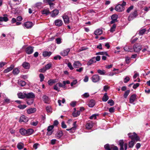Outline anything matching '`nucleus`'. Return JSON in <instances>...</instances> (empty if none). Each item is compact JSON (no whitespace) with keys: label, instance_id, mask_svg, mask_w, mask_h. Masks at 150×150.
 I'll list each match as a JSON object with an SVG mask.
<instances>
[{"label":"nucleus","instance_id":"10","mask_svg":"<svg viewBox=\"0 0 150 150\" xmlns=\"http://www.w3.org/2000/svg\"><path fill=\"white\" fill-rule=\"evenodd\" d=\"M25 92H19L17 93L18 97L19 98L23 99L25 98Z\"/></svg>","mask_w":150,"mask_h":150},{"label":"nucleus","instance_id":"62","mask_svg":"<svg viewBox=\"0 0 150 150\" xmlns=\"http://www.w3.org/2000/svg\"><path fill=\"white\" fill-rule=\"evenodd\" d=\"M77 82V80H75L71 82V86H73L74 85L76 84Z\"/></svg>","mask_w":150,"mask_h":150},{"label":"nucleus","instance_id":"40","mask_svg":"<svg viewBox=\"0 0 150 150\" xmlns=\"http://www.w3.org/2000/svg\"><path fill=\"white\" fill-rule=\"evenodd\" d=\"M18 148L19 149H21L24 147V144L21 143H18L17 146Z\"/></svg>","mask_w":150,"mask_h":150},{"label":"nucleus","instance_id":"55","mask_svg":"<svg viewBox=\"0 0 150 150\" xmlns=\"http://www.w3.org/2000/svg\"><path fill=\"white\" fill-rule=\"evenodd\" d=\"M62 135V133L61 132H60L57 133V138H60Z\"/></svg>","mask_w":150,"mask_h":150},{"label":"nucleus","instance_id":"59","mask_svg":"<svg viewBox=\"0 0 150 150\" xmlns=\"http://www.w3.org/2000/svg\"><path fill=\"white\" fill-rule=\"evenodd\" d=\"M97 115L96 114H93L90 116L89 118L90 119H96V118Z\"/></svg>","mask_w":150,"mask_h":150},{"label":"nucleus","instance_id":"63","mask_svg":"<svg viewBox=\"0 0 150 150\" xmlns=\"http://www.w3.org/2000/svg\"><path fill=\"white\" fill-rule=\"evenodd\" d=\"M46 70H47L45 68V67H43L42 68L40 69L39 70V71L40 72L43 73V72H45L46 71Z\"/></svg>","mask_w":150,"mask_h":150},{"label":"nucleus","instance_id":"49","mask_svg":"<svg viewBox=\"0 0 150 150\" xmlns=\"http://www.w3.org/2000/svg\"><path fill=\"white\" fill-rule=\"evenodd\" d=\"M108 103L110 104L111 106H112L114 105V102L112 99H110L108 101Z\"/></svg>","mask_w":150,"mask_h":150},{"label":"nucleus","instance_id":"25","mask_svg":"<svg viewBox=\"0 0 150 150\" xmlns=\"http://www.w3.org/2000/svg\"><path fill=\"white\" fill-rule=\"evenodd\" d=\"M95 104V100H91L89 101L88 103V106L89 107L92 108L93 107Z\"/></svg>","mask_w":150,"mask_h":150},{"label":"nucleus","instance_id":"15","mask_svg":"<svg viewBox=\"0 0 150 150\" xmlns=\"http://www.w3.org/2000/svg\"><path fill=\"white\" fill-rule=\"evenodd\" d=\"M33 52V48L31 47H27L26 49V52L28 54H32Z\"/></svg>","mask_w":150,"mask_h":150},{"label":"nucleus","instance_id":"31","mask_svg":"<svg viewBox=\"0 0 150 150\" xmlns=\"http://www.w3.org/2000/svg\"><path fill=\"white\" fill-rule=\"evenodd\" d=\"M142 51L143 52H145L146 51L147 52H150V51L149 50V47L147 45H145L142 48Z\"/></svg>","mask_w":150,"mask_h":150},{"label":"nucleus","instance_id":"5","mask_svg":"<svg viewBox=\"0 0 150 150\" xmlns=\"http://www.w3.org/2000/svg\"><path fill=\"white\" fill-rule=\"evenodd\" d=\"M91 80L94 83L98 82L100 80V76L97 74L94 75L92 76Z\"/></svg>","mask_w":150,"mask_h":150},{"label":"nucleus","instance_id":"30","mask_svg":"<svg viewBox=\"0 0 150 150\" xmlns=\"http://www.w3.org/2000/svg\"><path fill=\"white\" fill-rule=\"evenodd\" d=\"M52 54V52H50L45 51L43 52V56L44 57L50 56Z\"/></svg>","mask_w":150,"mask_h":150},{"label":"nucleus","instance_id":"23","mask_svg":"<svg viewBox=\"0 0 150 150\" xmlns=\"http://www.w3.org/2000/svg\"><path fill=\"white\" fill-rule=\"evenodd\" d=\"M58 80L56 79H50L48 81V84L50 86H51L53 83L57 82Z\"/></svg>","mask_w":150,"mask_h":150},{"label":"nucleus","instance_id":"17","mask_svg":"<svg viewBox=\"0 0 150 150\" xmlns=\"http://www.w3.org/2000/svg\"><path fill=\"white\" fill-rule=\"evenodd\" d=\"M73 66L75 68H78L82 65L81 64L79 61L75 62L73 64Z\"/></svg>","mask_w":150,"mask_h":150},{"label":"nucleus","instance_id":"52","mask_svg":"<svg viewBox=\"0 0 150 150\" xmlns=\"http://www.w3.org/2000/svg\"><path fill=\"white\" fill-rule=\"evenodd\" d=\"M38 123V121H36L35 122H30V124L34 126H36L37 125Z\"/></svg>","mask_w":150,"mask_h":150},{"label":"nucleus","instance_id":"21","mask_svg":"<svg viewBox=\"0 0 150 150\" xmlns=\"http://www.w3.org/2000/svg\"><path fill=\"white\" fill-rule=\"evenodd\" d=\"M50 13L49 9H44L41 11V13L42 14H45L47 16L50 14Z\"/></svg>","mask_w":150,"mask_h":150},{"label":"nucleus","instance_id":"27","mask_svg":"<svg viewBox=\"0 0 150 150\" xmlns=\"http://www.w3.org/2000/svg\"><path fill=\"white\" fill-rule=\"evenodd\" d=\"M135 144V142L134 140H132L129 142L128 146L129 148H132L133 147L134 144Z\"/></svg>","mask_w":150,"mask_h":150},{"label":"nucleus","instance_id":"54","mask_svg":"<svg viewBox=\"0 0 150 150\" xmlns=\"http://www.w3.org/2000/svg\"><path fill=\"white\" fill-rule=\"evenodd\" d=\"M133 8V6H131L128 8L127 10L126 11L127 13H129L131 10H132Z\"/></svg>","mask_w":150,"mask_h":150},{"label":"nucleus","instance_id":"37","mask_svg":"<svg viewBox=\"0 0 150 150\" xmlns=\"http://www.w3.org/2000/svg\"><path fill=\"white\" fill-rule=\"evenodd\" d=\"M42 98L45 103H49V98L47 96H44Z\"/></svg>","mask_w":150,"mask_h":150},{"label":"nucleus","instance_id":"56","mask_svg":"<svg viewBox=\"0 0 150 150\" xmlns=\"http://www.w3.org/2000/svg\"><path fill=\"white\" fill-rule=\"evenodd\" d=\"M55 0H43V2L45 3H52V2L54 1Z\"/></svg>","mask_w":150,"mask_h":150},{"label":"nucleus","instance_id":"1","mask_svg":"<svg viewBox=\"0 0 150 150\" xmlns=\"http://www.w3.org/2000/svg\"><path fill=\"white\" fill-rule=\"evenodd\" d=\"M128 135L129 136V137L132 140H134V141H136V142L140 141L139 137L135 132L129 133L128 134Z\"/></svg>","mask_w":150,"mask_h":150},{"label":"nucleus","instance_id":"4","mask_svg":"<svg viewBox=\"0 0 150 150\" xmlns=\"http://www.w3.org/2000/svg\"><path fill=\"white\" fill-rule=\"evenodd\" d=\"M138 15L137 12V10H135L129 16L128 20L130 21L135 18H136Z\"/></svg>","mask_w":150,"mask_h":150},{"label":"nucleus","instance_id":"44","mask_svg":"<svg viewBox=\"0 0 150 150\" xmlns=\"http://www.w3.org/2000/svg\"><path fill=\"white\" fill-rule=\"evenodd\" d=\"M34 101L33 99H29V100H27V103L29 105L32 104Z\"/></svg>","mask_w":150,"mask_h":150},{"label":"nucleus","instance_id":"8","mask_svg":"<svg viewBox=\"0 0 150 150\" xmlns=\"http://www.w3.org/2000/svg\"><path fill=\"white\" fill-rule=\"evenodd\" d=\"M70 51V49L67 48L61 52L60 54L61 55L63 56H67L68 55L69 52Z\"/></svg>","mask_w":150,"mask_h":150},{"label":"nucleus","instance_id":"7","mask_svg":"<svg viewBox=\"0 0 150 150\" xmlns=\"http://www.w3.org/2000/svg\"><path fill=\"white\" fill-rule=\"evenodd\" d=\"M35 97V95L32 92L25 94V98L27 99H33Z\"/></svg>","mask_w":150,"mask_h":150},{"label":"nucleus","instance_id":"14","mask_svg":"<svg viewBox=\"0 0 150 150\" xmlns=\"http://www.w3.org/2000/svg\"><path fill=\"white\" fill-rule=\"evenodd\" d=\"M59 13V11L58 10L54 9L50 13V14L52 17H54L58 15Z\"/></svg>","mask_w":150,"mask_h":150},{"label":"nucleus","instance_id":"53","mask_svg":"<svg viewBox=\"0 0 150 150\" xmlns=\"http://www.w3.org/2000/svg\"><path fill=\"white\" fill-rule=\"evenodd\" d=\"M56 42L57 44H60L61 43V39L59 38H57L56 39Z\"/></svg>","mask_w":150,"mask_h":150},{"label":"nucleus","instance_id":"64","mask_svg":"<svg viewBox=\"0 0 150 150\" xmlns=\"http://www.w3.org/2000/svg\"><path fill=\"white\" fill-rule=\"evenodd\" d=\"M100 57L99 56H97L96 57H95V59L96 62V61H99L100 60Z\"/></svg>","mask_w":150,"mask_h":150},{"label":"nucleus","instance_id":"12","mask_svg":"<svg viewBox=\"0 0 150 150\" xmlns=\"http://www.w3.org/2000/svg\"><path fill=\"white\" fill-rule=\"evenodd\" d=\"M76 122L75 121L74 122L73 124V127H72L71 128L68 129H67L66 130L67 131H69L71 133H74L75 132V131L76 129Z\"/></svg>","mask_w":150,"mask_h":150},{"label":"nucleus","instance_id":"6","mask_svg":"<svg viewBox=\"0 0 150 150\" xmlns=\"http://www.w3.org/2000/svg\"><path fill=\"white\" fill-rule=\"evenodd\" d=\"M124 9V6L120 4H119L116 6L115 8V10L119 12H121L123 11Z\"/></svg>","mask_w":150,"mask_h":150},{"label":"nucleus","instance_id":"28","mask_svg":"<svg viewBox=\"0 0 150 150\" xmlns=\"http://www.w3.org/2000/svg\"><path fill=\"white\" fill-rule=\"evenodd\" d=\"M113 145H110L108 144H107L104 146L105 149L107 150H111L112 149Z\"/></svg>","mask_w":150,"mask_h":150},{"label":"nucleus","instance_id":"41","mask_svg":"<svg viewBox=\"0 0 150 150\" xmlns=\"http://www.w3.org/2000/svg\"><path fill=\"white\" fill-rule=\"evenodd\" d=\"M93 127V124L92 123H87L86 125V128L88 129H91Z\"/></svg>","mask_w":150,"mask_h":150},{"label":"nucleus","instance_id":"39","mask_svg":"<svg viewBox=\"0 0 150 150\" xmlns=\"http://www.w3.org/2000/svg\"><path fill=\"white\" fill-rule=\"evenodd\" d=\"M20 71L18 68H15L13 69V73L15 75L18 74L19 72Z\"/></svg>","mask_w":150,"mask_h":150},{"label":"nucleus","instance_id":"33","mask_svg":"<svg viewBox=\"0 0 150 150\" xmlns=\"http://www.w3.org/2000/svg\"><path fill=\"white\" fill-rule=\"evenodd\" d=\"M18 84L22 86H23L26 84L25 82L21 80H19L18 82Z\"/></svg>","mask_w":150,"mask_h":150},{"label":"nucleus","instance_id":"46","mask_svg":"<svg viewBox=\"0 0 150 150\" xmlns=\"http://www.w3.org/2000/svg\"><path fill=\"white\" fill-rule=\"evenodd\" d=\"M116 26L115 24H113L111 27L110 30V31L111 32H112L114 31L115 30Z\"/></svg>","mask_w":150,"mask_h":150},{"label":"nucleus","instance_id":"3","mask_svg":"<svg viewBox=\"0 0 150 150\" xmlns=\"http://www.w3.org/2000/svg\"><path fill=\"white\" fill-rule=\"evenodd\" d=\"M28 120L29 119L28 117L25 115H23L20 117L19 121L20 123H26Z\"/></svg>","mask_w":150,"mask_h":150},{"label":"nucleus","instance_id":"51","mask_svg":"<svg viewBox=\"0 0 150 150\" xmlns=\"http://www.w3.org/2000/svg\"><path fill=\"white\" fill-rule=\"evenodd\" d=\"M39 77L40 79V81L41 82L44 79V76L43 74H39Z\"/></svg>","mask_w":150,"mask_h":150},{"label":"nucleus","instance_id":"29","mask_svg":"<svg viewBox=\"0 0 150 150\" xmlns=\"http://www.w3.org/2000/svg\"><path fill=\"white\" fill-rule=\"evenodd\" d=\"M19 132L22 135H26V130L23 128L21 129H20Z\"/></svg>","mask_w":150,"mask_h":150},{"label":"nucleus","instance_id":"58","mask_svg":"<svg viewBox=\"0 0 150 150\" xmlns=\"http://www.w3.org/2000/svg\"><path fill=\"white\" fill-rule=\"evenodd\" d=\"M48 4L50 5V8L51 9H52L54 8V3H50Z\"/></svg>","mask_w":150,"mask_h":150},{"label":"nucleus","instance_id":"26","mask_svg":"<svg viewBox=\"0 0 150 150\" xmlns=\"http://www.w3.org/2000/svg\"><path fill=\"white\" fill-rule=\"evenodd\" d=\"M22 65L23 67H24L25 69H28L30 67V64H29L27 62H24Z\"/></svg>","mask_w":150,"mask_h":150},{"label":"nucleus","instance_id":"16","mask_svg":"<svg viewBox=\"0 0 150 150\" xmlns=\"http://www.w3.org/2000/svg\"><path fill=\"white\" fill-rule=\"evenodd\" d=\"M62 18L65 24H68L69 23V18L68 16L64 15L63 16Z\"/></svg>","mask_w":150,"mask_h":150},{"label":"nucleus","instance_id":"2","mask_svg":"<svg viewBox=\"0 0 150 150\" xmlns=\"http://www.w3.org/2000/svg\"><path fill=\"white\" fill-rule=\"evenodd\" d=\"M133 48L134 52H138L141 50L142 46L139 44L136 43L134 45Z\"/></svg>","mask_w":150,"mask_h":150},{"label":"nucleus","instance_id":"60","mask_svg":"<svg viewBox=\"0 0 150 150\" xmlns=\"http://www.w3.org/2000/svg\"><path fill=\"white\" fill-rule=\"evenodd\" d=\"M82 96L84 98H86L89 96V95L88 93H86L83 94Z\"/></svg>","mask_w":150,"mask_h":150},{"label":"nucleus","instance_id":"61","mask_svg":"<svg viewBox=\"0 0 150 150\" xmlns=\"http://www.w3.org/2000/svg\"><path fill=\"white\" fill-rule=\"evenodd\" d=\"M129 78L128 76H126L124 79V82L125 83H127L128 81H129Z\"/></svg>","mask_w":150,"mask_h":150},{"label":"nucleus","instance_id":"43","mask_svg":"<svg viewBox=\"0 0 150 150\" xmlns=\"http://www.w3.org/2000/svg\"><path fill=\"white\" fill-rule=\"evenodd\" d=\"M124 50L125 51H128V52L129 51V52H131L132 51V50H131L130 48L129 47H128L127 45H126L124 47Z\"/></svg>","mask_w":150,"mask_h":150},{"label":"nucleus","instance_id":"32","mask_svg":"<svg viewBox=\"0 0 150 150\" xmlns=\"http://www.w3.org/2000/svg\"><path fill=\"white\" fill-rule=\"evenodd\" d=\"M119 145L120 146V150H124L123 146L124 142L123 140H120L119 142Z\"/></svg>","mask_w":150,"mask_h":150},{"label":"nucleus","instance_id":"42","mask_svg":"<svg viewBox=\"0 0 150 150\" xmlns=\"http://www.w3.org/2000/svg\"><path fill=\"white\" fill-rule=\"evenodd\" d=\"M80 114V111H78L76 112H74L72 113L73 116L74 117H76L79 116Z\"/></svg>","mask_w":150,"mask_h":150},{"label":"nucleus","instance_id":"48","mask_svg":"<svg viewBox=\"0 0 150 150\" xmlns=\"http://www.w3.org/2000/svg\"><path fill=\"white\" fill-rule=\"evenodd\" d=\"M52 67V64L51 63H49L46 64L45 67L46 70H48L50 69Z\"/></svg>","mask_w":150,"mask_h":150},{"label":"nucleus","instance_id":"57","mask_svg":"<svg viewBox=\"0 0 150 150\" xmlns=\"http://www.w3.org/2000/svg\"><path fill=\"white\" fill-rule=\"evenodd\" d=\"M67 66L71 70H72L74 69V68L71 63L70 62L68 63Z\"/></svg>","mask_w":150,"mask_h":150},{"label":"nucleus","instance_id":"19","mask_svg":"<svg viewBox=\"0 0 150 150\" xmlns=\"http://www.w3.org/2000/svg\"><path fill=\"white\" fill-rule=\"evenodd\" d=\"M136 99V95L135 94H133L132 95L129 99V102L130 103H133Z\"/></svg>","mask_w":150,"mask_h":150},{"label":"nucleus","instance_id":"24","mask_svg":"<svg viewBox=\"0 0 150 150\" xmlns=\"http://www.w3.org/2000/svg\"><path fill=\"white\" fill-rule=\"evenodd\" d=\"M36 110L35 108H31L27 110V112L28 114H30L33 113H34Z\"/></svg>","mask_w":150,"mask_h":150},{"label":"nucleus","instance_id":"34","mask_svg":"<svg viewBox=\"0 0 150 150\" xmlns=\"http://www.w3.org/2000/svg\"><path fill=\"white\" fill-rule=\"evenodd\" d=\"M8 21V18L6 17V15L4 16V17H0V21Z\"/></svg>","mask_w":150,"mask_h":150},{"label":"nucleus","instance_id":"36","mask_svg":"<svg viewBox=\"0 0 150 150\" xmlns=\"http://www.w3.org/2000/svg\"><path fill=\"white\" fill-rule=\"evenodd\" d=\"M109 98L108 96L107 95V93H105L104 94V96L102 98V100L104 102L106 101Z\"/></svg>","mask_w":150,"mask_h":150},{"label":"nucleus","instance_id":"20","mask_svg":"<svg viewBox=\"0 0 150 150\" xmlns=\"http://www.w3.org/2000/svg\"><path fill=\"white\" fill-rule=\"evenodd\" d=\"M32 25V23L30 22H26L24 24V26L27 28H30Z\"/></svg>","mask_w":150,"mask_h":150},{"label":"nucleus","instance_id":"47","mask_svg":"<svg viewBox=\"0 0 150 150\" xmlns=\"http://www.w3.org/2000/svg\"><path fill=\"white\" fill-rule=\"evenodd\" d=\"M130 92V91L129 90H128L126 91L124 95V96L125 98H126L127 96L129 94Z\"/></svg>","mask_w":150,"mask_h":150},{"label":"nucleus","instance_id":"9","mask_svg":"<svg viewBox=\"0 0 150 150\" xmlns=\"http://www.w3.org/2000/svg\"><path fill=\"white\" fill-rule=\"evenodd\" d=\"M54 127L53 125H50L48 127L47 129V135H50L52 134L53 132L52 129L54 128Z\"/></svg>","mask_w":150,"mask_h":150},{"label":"nucleus","instance_id":"13","mask_svg":"<svg viewBox=\"0 0 150 150\" xmlns=\"http://www.w3.org/2000/svg\"><path fill=\"white\" fill-rule=\"evenodd\" d=\"M118 16L116 15H113L111 16L112 21H110V23L112 24L117 21V19Z\"/></svg>","mask_w":150,"mask_h":150},{"label":"nucleus","instance_id":"45","mask_svg":"<svg viewBox=\"0 0 150 150\" xmlns=\"http://www.w3.org/2000/svg\"><path fill=\"white\" fill-rule=\"evenodd\" d=\"M146 31V30L145 29H141L139 31V34L140 35H142Z\"/></svg>","mask_w":150,"mask_h":150},{"label":"nucleus","instance_id":"50","mask_svg":"<svg viewBox=\"0 0 150 150\" xmlns=\"http://www.w3.org/2000/svg\"><path fill=\"white\" fill-rule=\"evenodd\" d=\"M26 107V106L25 105H20L18 106V107L21 109H23L25 108Z\"/></svg>","mask_w":150,"mask_h":150},{"label":"nucleus","instance_id":"18","mask_svg":"<svg viewBox=\"0 0 150 150\" xmlns=\"http://www.w3.org/2000/svg\"><path fill=\"white\" fill-rule=\"evenodd\" d=\"M103 33V30H102L98 29L96 30L94 32V34L96 35H101Z\"/></svg>","mask_w":150,"mask_h":150},{"label":"nucleus","instance_id":"38","mask_svg":"<svg viewBox=\"0 0 150 150\" xmlns=\"http://www.w3.org/2000/svg\"><path fill=\"white\" fill-rule=\"evenodd\" d=\"M97 72L101 75H104L105 74V71L104 70L98 69L97 70Z\"/></svg>","mask_w":150,"mask_h":150},{"label":"nucleus","instance_id":"22","mask_svg":"<svg viewBox=\"0 0 150 150\" xmlns=\"http://www.w3.org/2000/svg\"><path fill=\"white\" fill-rule=\"evenodd\" d=\"M96 62L95 57H93L89 60L87 63V65L88 66H90L93 63Z\"/></svg>","mask_w":150,"mask_h":150},{"label":"nucleus","instance_id":"11","mask_svg":"<svg viewBox=\"0 0 150 150\" xmlns=\"http://www.w3.org/2000/svg\"><path fill=\"white\" fill-rule=\"evenodd\" d=\"M55 25L60 27L63 24L62 21L60 19H57L54 22Z\"/></svg>","mask_w":150,"mask_h":150},{"label":"nucleus","instance_id":"35","mask_svg":"<svg viewBox=\"0 0 150 150\" xmlns=\"http://www.w3.org/2000/svg\"><path fill=\"white\" fill-rule=\"evenodd\" d=\"M27 136L31 134L33 132V130L32 129H29L26 130Z\"/></svg>","mask_w":150,"mask_h":150}]
</instances>
